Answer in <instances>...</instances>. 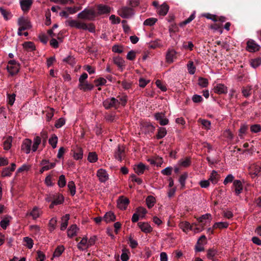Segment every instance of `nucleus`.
<instances>
[{"label": "nucleus", "mask_w": 261, "mask_h": 261, "mask_svg": "<svg viewBox=\"0 0 261 261\" xmlns=\"http://www.w3.org/2000/svg\"><path fill=\"white\" fill-rule=\"evenodd\" d=\"M66 26L71 28H74L77 29L88 30L91 33L95 32V27L92 23L87 24L84 22H82L77 20L68 19L65 21Z\"/></svg>", "instance_id": "nucleus-1"}, {"label": "nucleus", "mask_w": 261, "mask_h": 261, "mask_svg": "<svg viewBox=\"0 0 261 261\" xmlns=\"http://www.w3.org/2000/svg\"><path fill=\"white\" fill-rule=\"evenodd\" d=\"M97 16L96 12L94 8H86L83 11L79 13L77 15V17L79 19L93 20Z\"/></svg>", "instance_id": "nucleus-2"}, {"label": "nucleus", "mask_w": 261, "mask_h": 261, "mask_svg": "<svg viewBox=\"0 0 261 261\" xmlns=\"http://www.w3.org/2000/svg\"><path fill=\"white\" fill-rule=\"evenodd\" d=\"M18 24L19 25L18 30V35L19 36L22 35V31L28 30L32 27L30 20L28 18H25L23 17L18 18Z\"/></svg>", "instance_id": "nucleus-3"}, {"label": "nucleus", "mask_w": 261, "mask_h": 261, "mask_svg": "<svg viewBox=\"0 0 261 261\" xmlns=\"http://www.w3.org/2000/svg\"><path fill=\"white\" fill-rule=\"evenodd\" d=\"M103 106L107 110L114 108L117 109L120 105V102L118 99L114 97L107 98L103 101Z\"/></svg>", "instance_id": "nucleus-4"}, {"label": "nucleus", "mask_w": 261, "mask_h": 261, "mask_svg": "<svg viewBox=\"0 0 261 261\" xmlns=\"http://www.w3.org/2000/svg\"><path fill=\"white\" fill-rule=\"evenodd\" d=\"M7 69L11 75H14L19 70V64L14 60H10L8 62Z\"/></svg>", "instance_id": "nucleus-5"}, {"label": "nucleus", "mask_w": 261, "mask_h": 261, "mask_svg": "<svg viewBox=\"0 0 261 261\" xmlns=\"http://www.w3.org/2000/svg\"><path fill=\"white\" fill-rule=\"evenodd\" d=\"M118 14L122 18H128L134 15V11L130 7H122L118 10Z\"/></svg>", "instance_id": "nucleus-6"}, {"label": "nucleus", "mask_w": 261, "mask_h": 261, "mask_svg": "<svg viewBox=\"0 0 261 261\" xmlns=\"http://www.w3.org/2000/svg\"><path fill=\"white\" fill-rule=\"evenodd\" d=\"M125 156V147L123 145H119L114 152L115 159L121 162Z\"/></svg>", "instance_id": "nucleus-7"}, {"label": "nucleus", "mask_w": 261, "mask_h": 261, "mask_svg": "<svg viewBox=\"0 0 261 261\" xmlns=\"http://www.w3.org/2000/svg\"><path fill=\"white\" fill-rule=\"evenodd\" d=\"M129 203V200L127 198L121 196L117 200V207L121 210H125Z\"/></svg>", "instance_id": "nucleus-8"}, {"label": "nucleus", "mask_w": 261, "mask_h": 261, "mask_svg": "<svg viewBox=\"0 0 261 261\" xmlns=\"http://www.w3.org/2000/svg\"><path fill=\"white\" fill-rule=\"evenodd\" d=\"M42 214V211L37 206H34L30 212L26 214L27 216H31L34 220L40 217Z\"/></svg>", "instance_id": "nucleus-9"}, {"label": "nucleus", "mask_w": 261, "mask_h": 261, "mask_svg": "<svg viewBox=\"0 0 261 261\" xmlns=\"http://www.w3.org/2000/svg\"><path fill=\"white\" fill-rule=\"evenodd\" d=\"M177 52L173 49L169 48L166 55V61L168 63H172L176 58Z\"/></svg>", "instance_id": "nucleus-10"}, {"label": "nucleus", "mask_w": 261, "mask_h": 261, "mask_svg": "<svg viewBox=\"0 0 261 261\" xmlns=\"http://www.w3.org/2000/svg\"><path fill=\"white\" fill-rule=\"evenodd\" d=\"M214 93L218 94H225L228 92L227 87L222 84H218L213 89Z\"/></svg>", "instance_id": "nucleus-11"}, {"label": "nucleus", "mask_w": 261, "mask_h": 261, "mask_svg": "<svg viewBox=\"0 0 261 261\" xmlns=\"http://www.w3.org/2000/svg\"><path fill=\"white\" fill-rule=\"evenodd\" d=\"M260 46L254 41L250 40L247 42L246 49L249 52H255L258 51Z\"/></svg>", "instance_id": "nucleus-12"}, {"label": "nucleus", "mask_w": 261, "mask_h": 261, "mask_svg": "<svg viewBox=\"0 0 261 261\" xmlns=\"http://www.w3.org/2000/svg\"><path fill=\"white\" fill-rule=\"evenodd\" d=\"M32 140L30 139H25L21 144V149L27 154H29L31 151Z\"/></svg>", "instance_id": "nucleus-13"}, {"label": "nucleus", "mask_w": 261, "mask_h": 261, "mask_svg": "<svg viewBox=\"0 0 261 261\" xmlns=\"http://www.w3.org/2000/svg\"><path fill=\"white\" fill-rule=\"evenodd\" d=\"M96 175L101 182H105L109 179V175L105 169H98L97 171Z\"/></svg>", "instance_id": "nucleus-14"}, {"label": "nucleus", "mask_w": 261, "mask_h": 261, "mask_svg": "<svg viewBox=\"0 0 261 261\" xmlns=\"http://www.w3.org/2000/svg\"><path fill=\"white\" fill-rule=\"evenodd\" d=\"M73 152V157L75 160H78L82 159L83 156V150L80 147L76 146L72 150Z\"/></svg>", "instance_id": "nucleus-15"}, {"label": "nucleus", "mask_w": 261, "mask_h": 261, "mask_svg": "<svg viewBox=\"0 0 261 261\" xmlns=\"http://www.w3.org/2000/svg\"><path fill=\"white\" fill-rule=\"evenodd\" d=\"M138 226L144 233H148L152 231V228L148 222H139L138 223Z\"/></svg>", "instance_id": "nucleus-16"}, {"label": "nucleus", "mask_w": 261, "mask_h": 261, "mask_svg": "<svg viewBox=\"0 0 261 261\" xmlns=\"http://www.w3.org/2000/svg\"><path fill=\"white\" fill-rule=\"evenodd\" d=\"M155 119L159 121L161 125H165L168 124L169 120L165 117V114L163 113H156L154 114Z\"/></svg>", "instance_id": "nucleus-17"}, {"label": "nucleus", "mask_w": 261, "mask_h": 261, "mask_svg": "<svg viewBox=\"0 0 261 261\" xmlns=\"http://www.w3.org/2000/svg\"><path fill=\"white\" fill-rule=\"evenodd\" d=\"M113 63L118 67L121 71H122L125 67V61L119 56L115 57L113 59Z\"/></svg>", "instance_id": "nucleus-18"}, {"label": "nucleus", "mask_w": 261, "mask_h": 261, "mask_svg": "<svg viewBox=\"0 0 261 261\" xmlns=\"http://www.w3.org/2000/svg\"><path fill=\"white\" fill-rule=\"evenodd\" d=\"M111 8L105 5H99L97 6V15L107 14L110 13Z\"/></svg>", "instance_id": "nucleus-19"}, {"label": "nucleus", "mask_w": 261, "mask_h": 261, "mask_svg": "<svg viewBox=\"0 0 261 261\" xmlns=\"http://www.w3.org/2000/svg\"><path fill=\"white\" fill-rule=\"evenodd\" d=\"M32 4V0H20V1L21 8L23 12L29 11Z\"/></svg>", "instance_id": "nucleus-20"}, {"label": "nucleus", "mask_w": 261, "mask_h": 261, "mask_svg": "<svg viewBox=\"0 0 261 261\" xmlns=\"http://www.w3.org/2000/svg\"><path fill=\"white\" fill-rule=\"evenodd\" d=\"M169 9V6L164 3L158 8L157 13L160 16H165L167 14Z\"/></svg>", "instance_id": "nucleus-21"}, {"label": "nucleus", "mask_w": 261, "mask_h": 261, "mask_svg": "<svg viewBox=\"0 0 261 261\" xmlns=\"http://www.w3.org/2000/svg\"><path fill=\"white\" fill-rule=\"evenodd\" d=\"M11 165V168L6 167L3 169L1 174L2 177L10 176L11 175L12 173L15 169L16 165L15 163H12Z\"/></svg>", "instance_id": "nucleus-22"}, {"label": "nucleus", "mask_w": 261, "mask_h": 261, "mask_svg": "<svg viewBox=\"0 0 261 261\" xmlns=\"http://www.w3.org/2000/svg\"><path fill=\"white\" fill-rule=\"evenodd\" d=\"M78 88L84 91H87L92 90L94 88V86L89 83L87 81H84V82L79 83Z\"/></svg>", "instance_id": "nucleus-23"}, {"label": "nucleus", "mask_w": 261, "mask_h": 261, "mask_svg": "<svg viewBox=\"0 0 261 261\" xmlns=\"http://www.w3.org/2000/svg\"><path fill=\"white\" fill-rule=\"evenodd\" d=\"M233 187L235 189L236 195H239L243 190V185L240 180H235L233 182Z\"/></svg>", "instance_id": "nucleus-24"}, {"label": "nucleus", "mask_w": 261, "mask_h": 261, "mask_svg": "<svg viewBox=\"0 0 261 261\" xmlns=\"http://www.w3.org/2000/svg\"><path fill=\"white\" fill-rule=\"evenodd\" d=\"M88 244V238L86 237H84L81 240V241L77 244V247L80 250L83 251L84 250L89 248Z\"/></svg>", "instance_id": "nucleus-25"}, {"label": "nucleus", "mask_w": 261, "mask_h": 261, "mask_svg": "<svg viewBox=\"0 0 261 261\" xmlns=\"http://www.w3.org/2000/svg\"><path fill=\"white\" fill-rule=\"evenodd\" d=\"M220 178V175L215 170H213L209 178L210 182L213 184H216Z\"/></svg>", "instance_id": "nucleus-26"}, {"label": "nucleus", "mask_w": 261, "mask_h": 261, "mask_svg": "<svg viewBox=\"0 0 261 261\" xmlns=\"http://www.w3.org/2000/svg\"><path fill=\"white\" fill-rule=\"evenodd\" d=\"M70 218V215L69 214H66L64 216L62 217L61 219V227L60 229L61 230H64L66 229L68 223V220Z\"/></svg>", "instance_id": "nucleus-27"}, {"label": "nucleus", "mask_w": 261, "mask_h": 261, "mask_svg": "<svg viewBox=\"0 0 261 261\" xmlns=\"http://www.w3.org/2000/svg\"><path fill=\"white\" fill-rule=\"evenodd\" d=\"M146 169V167L145 165L140 163L137 165H135L134 169L138 175L142 174L144 172L145 170Z\"/></svg>", "instance_id": "nucleus-28"}, {"label": "nucleus", "mask_w": 261, "mask_h": 261, "mask_svg": "<svg viewBox=\"0 0 261 261\" xmlns=\"http://www.w3.org/2000/svg\"><path fill=\"white\" fill-rule=\"evenodd\" d=\"M103 220L107 223L114 221L116 219V217L114 213L112 212H107L104 216Z\"/></svg>", "instance_id": "nucleus-29"}, {"label": "nucleus", "mask_w": 261, "mask_h": 261, "mask_svg": "<svg viewBox=\"0 0 261 261\" xmlns=\"http://www.w3.org/2000/svg\"><path fill=\"white\" fill-rule=\"evenodd\" d=\"M250 169L253 172L252 174L255 176H256L260 172H261V166L257 163L253 164L250 166Z\"/></svg>", "instance_id": "nucleus-30"}, {"label": "nucleus", "mask_w": 261, "mask_h": 261, "mask_svg": "<svg viewBox=\"0 0 261 261\" xmlns=\"http://www.w3.org/2000/svg\"><path fill=\"white\" fill-rule=\"evenodd\" d=\"M53 200L54 203H56L57 205L62 204L64 201V198L63 196L61 194H57L56 195H53Z\"/></svg>", "instance_id": "nucleus-31"}, {"label": "nucleus", "mask_w": 261, "mask_h": 261, "mask_svg": "<svg viewBox=\"0 0 261 261\" xmlns=\"http://www.w3.org/2000/svg\"><path fill=\"white\" fill-rule=\"evenodd\" d=\"M23 47L28 51H32L36 49L35 45L33 42H25L22 44Z\"/></svg>", "instance_id": "nucleus-32"}, {"label": "nucleus", "mask_w": 261, "mask_h": 261, "mask_svg": "<svg viewBox=\"0 0 261 261\" xmlns=\"http://www.w3.org/2000/svg\"><path fill=\"white\" fill-rule=\"evenodd\" d=\"M179 226L184 232H187L191 229L192 225L189 222H181L179 224Z\"/></svg>", "instance_id": "nucleus-33"}, {"label": "nucleus", "mask_w": 261, "mask_h": 261, "mask_svg": "<svg viewBox=\"0 0 261 261\" xmlns=\"http://www.w3.org/2000/svg\"><path fill=\"white\" fill-rule=\"evenodd\" d=\"M41 138L39 136H36L34 138L32 150L33 152H35L38 148L39 145L41 144Z\"/></svg>", "instance_id": "nucleus-34"}, {"label": "nucleus", "mask_w": 261, "mask_h": 261, "mask_svg": "<svg viewBox=\"0 0 261 261\" xmlns=\"http://www.w3.org/2000/svg\"><path fill=\"white\" fill-rule=\"evenodd\" d=\"M218 251L216 249L214 248H210L207 251V257L211 260L217 259L214 257L217 254Z\"/></svg>", "instance_id": "nucleus-35"}, {"label": "nucleus", "mask_w": 261, "mask_h": 261, "mask_svg": "<svg viewBox=\"0 0 261 261\" xmlns=\"http://www.w3.org/2000/svg\"><path fill=\"white\" fill-rule=\"evenodd\" d=\"M77 227L76 225H72L67 230V235L69 237L72 238L76 235Z\"/></svg>", "instance_id": "nucleus-36"}, {"label": "nucleus", "mask_w": 261, "mask_h": 261, "mask_svg": "<svg viewBox=\"0 0 261 261\" xmlns=\"http://www.w3.org/2000/svg\"><path fill=\"white\" fill-rule=\"evenodd\" d=\"M167 134V130L165 127H159L158 129V133L156 135L157 139H161L164 138Z\"/></svg>", "instance_id": "nucleus-37"}, {"label": "nucleus", "mask_w": 261, "mask_h": 261, "mask_svg": "<svg viewBox=\"0 0 261 261\" xmlns=\"http://www.w3.org/2000/svg\"><path fill=\"white\" fill-rule=\"evenodd\" d=\"M155 202V198L153 196H148L146 199V203L149 208L152 207Z\"/></svg>", "instance_id": "nucleus-38"}, {"label": "nucleus", "mask_w": 261, "mask_h": 261, "mask_svg": "<svg viewBox=\"0 0 261 261\" xmlns=\"http://www.w3.org/2000/svg\"><path fill=\"white\" fill-rule=\"evenodd\" d=\"M12 142V137L9 136L4 141L3 143V147L5 150H8L11 147Z\"/></svg>", "instance_id": "nucleus-39"}, {"label": "nucleus", "mask_w": 261, "mask_h": 261, "mask_svg": "<svg viewBox=\"0 0 261 261\" xmlns=\"http://www.w3.org/2000/svg\"><path fill=\"white\" fill-rule=\"evenodd\" d=\"M229 225V224L227 222H216L213 225V228L214 229H223V228H226L228 227Z\"/></svg>", "instance_id": "nucleus-40"}, {"label": "nucleus", "mask_w": 261, "mask_h": 261, "mask_svg": "<svg viewBox=\"0 0 261 261\" xmlns=\"http://www.w3.org/2000/svg\"><path fill=\"white\" fill-rule=\"evenodd\" d=\"M58 140V137L55 134L51 136V137L48 140L49 144L52 146V147L54 149L57 147Z\"/></svg>", "instance_id": "nucleus-41"}, {"label": "nucleus", "mask_w": 261, "mask_h": 261, "mask_svg": "<svg viewBox=\"0 0 261 261\" xmlns=\"http://www.w3.org/2000/svg\"><path fill=\"white\" fill-rule=\"evenodd\" d=\"M65 248L63 245L58 246L54 252L53 256L54 257H59L64 251Z\"/></svg>", "instance_id": "nucleus-42"}, {"label": "nucleus", "mask_w": 261, "mask_h": 261, "mask_svg": "<svg viewBox=\"0 0 261 261\" xmlns=\"http://www.w3.org/2000/svg\"><path fill=\"white\" fill-rule=\"evenodd\" d=\"M188 176V173L187 172H185L179 177V182L182 188H184L185 187L186 180L187 179Z\"/></svg>", "instance_id": "nucleus-43"}, {"label": "nucleus", "mask_w": 261, "mask_h": 261, "mask_svg": "<svg viewBox=\"0 0 261 261\" xmlns=\"http://www.w3.org/2000/svg\"><path fill=\"white\" fill-rule=\"evenodd\" d=\"M204 229V226L203 225H201V226L198 227L197 224L195 223H193L192 224L191 229L194 233H198L202 231Z\"/></svg>", "instance_id": "nucleus-44"}, {"label": "nucleus", "mask_w": 261, "mask_h": 261, "mask_svg": "<svg viewBox=\"0 0 261 261\" xmlns=\"http://www.w3.org/2000/svg\"><path fill=\"white\" fill-rule=\"evenodd\" d=\"M191 164V161L190 158H186L184 160H180L179 162V165L184 167H188Z\"/></svg>", "instance_id": "nucleus-45"}, {"label": "nucleus", "mask_w": 261, "mask_h": 261, "mask_svg": "<svg viewBox=\"0 0 261 261\" xmlns=\"http://www.w3.org/2000/svg\"><path fill=\"white\" fill-rule=\"evenodd\" d=\"M87 159L90 163H95L98 160L97 155L95 152H90L88 154Z\"/></svg>", "instance_id": "nucleus-46"}, {"label": "nucleus", "mask_w": 261, "mask_h": 261, "mask_svg": "<svg viewBox=\"0 0 261 261\" xmlns=\"http://www.w3.org/2000/svg\"><path fill=\"white\" fill-rule=\"evenodd\" d=\"M57 220L56 218H53L50 220L48 224L49 230L51 232L55 229L57 225Z\"/></svg>", "instance_id": "nucleus-47"}, {"label": "nucleus", "mask_w": 261, "mask_h": 261, "mask_svg": "<svg viewBox=\"0 0 261 261\" xmlns=\"http://www.w3.org/2000/svg\"><path fill=\"white\" fill-rule=\"evenodd\" d=\"M63 61L67 63L71 66H74L76 63L75 59L73 57L70 56L64 59Z\"/></svg>", "instance_id": "nucleus-48"}, {"label": "nucleus", "mask_w": 261, "mask_h": 261, "mask_svg": "<svg viewBox=\"0 0 261 261\" xmlns=\"http://www.w3.org/2000/svg\"><path fill=\"white\" fill-rule=\"evenodd\" d=\"M187 68L189 73L191 74H194L196 71V67L194 65V63L192 61H189L187 64Z\"/></svg>", "instance_id": "nucleus-49"}, {"label": "nucleus", "mask_w": 261, "mask_h": 261, "mask_svg": "<svg viewBox=\"0 0 261 261\" xmlns=\"http://www.w3.org/2000/svg\"><path fill=\"white\" fill-rule=\"evenodd\" d=\"M122 253L121 255V259L122 261H128L129 257L128 255V253H129V251L128 249H122Z\"/></svg>", "instance_id": "nucleus-50"}, {"label": "nucleus", "mask_w": 261, "mask_h": 261, "mask_svg": "<svg viewBox=\"0 0 261 261\" xmlns=\"http://www.w3.org/2000/svg\"><path fill=\"white\" fill-rule=\"evenodd\" d=\"M212 219V215L208 213L203 215L201 217L197 218V220L199 223H202L204 220H209L210 221H211Z\"/></svg>", "instance_id": "nucleus-51"}, {"label": "nucleus", "mask_w": 261, "mask_h": 261, "mask_svg": "<svg viewBox=\"0 0 261 261\" xmlns=\"http://www.w3.org/2000/svg\"><path fill=\"white\" fill-rule=\"evenodd\" d=\"M198 85L202 87V88H205L207 87L208 85V81L207 79L203 78L202 77H200L198 79Z\"/></svg>", "instance_id": "nucleus-52"}, {"label": "nucleus", "mask_w": 261, "mask_h": 261, "mask_svg": "<svg viewBox=\"0 0 261 261\" xmlns=\"http://www.w3.org/2000/svg\"><path fill=\"white\" fill-rule=\"evenodd\" d=\"M10 224V220L8 217H5L0 222V225L2 228L6 229Z\"/></svg>", "instance_id": "nucleus-53"}, {"label": "nucleus", "mask_w": 261, "mask_h": 261, "mask_svg": "<svg viewBox=\"0 0 261 261\" xmlns=\"http://www.w3.org/2000/svg\"><path fill=\"white\" fill-rule=\"evenodd\" d=\"M198 121L201 122V124L203 126L205 129L207 130L211 129V123L209 120L199 119Z\"/></svg>", "instance_id": "nucleus-54"}, {"label": "nucleus", "mask_w": 261, "mask_h": 261, "mask_svg": "<svg viewBox=\"0 0 261 261\" xmlns=\"http://www.w3.org/2000/svg\"><path fill=\"white\" fill-rule=\"evenodd\" d=\"M158 19L155 18H149L147 19H146L144 21V25H147V26H152L153 24L155 23V22L157 21Z\"/></svg>", "instance_id": "nucleus-55"}, {"label": "nucleus", "mask_w": 261, "mask_h": 261, "mask_svg": "<svg viewBox=\"0 0 261 261\" xmlns=\"http://www.w3.org/2000/svg\"><path fill=\"white\" fill-rule=\"evenodd\" d=\"M251 65L253 68H256L261 64V58L252 59L250 61Z\"/></svg>", "instance_id": "nucleus-56"}, {"label": "nucleus", "mask_w": 261, "mask_h": 261, "mask_svg": "<svg viewBox=\"0 0 261 261\" xmlns=\"http://www.w3.org/2000/svg\"><path fill=\"white\" fill-rule=\"evenodd\" d=\"M68 188L70 191V194L72 196H73L75 194V186L74 182L73 181L68 182Z\"/></svg>", "instance_id": "nucleus-57"}, {"label": "nucleus", "mask_w": 261, "mask_h": 261, "mask_svg": "<svg viewBox=\"0 0 261 261\" xmlns=\"http://www.w3.org/2000/svg\"><path fill=\"white\" fill-rule=\"evenodd\" d=\"M128 241H129V246L132 248L135 249L137 247V246L138 245V243L136 240H135L133 239V238L131 234L128 237Z\"/></svg>", "instance_id": "nucleus-58"}, {"label": "nucleus", "mask_w": 261, "mask_h": 261, "mask_svg": "<svg viewBox=\"0 0 261 261\" xmlns=\"http://www.w3.org/2000/svg\"><path fill=\"white\" fill-rule=\"evenodd\" d=\"M66 184V181L65 179V176L64 175H61L59 177V180L58 181V185L60 188H63L65 186Z\"/></svg>", "instance_id": "nucleus-59"}, {"label": "nucleus", "mask_w": 261, "mask_h": 261, "mask_svg": "<svg viewBox=\"0 0 261 261\" xmlns=\"http://www.w3.org/2000/svg\"><path fill=\"white\" fill-rule=\"evenodd\" d=\"M202 16L208 19H211L215 22L218 21V16L214 14H212L207 13L203 14Z\"/></svg>", "instance_id": "nucleus-60"}, {"label": "nucleus", "mask_w": 261, "mask_h": 261, "mask_svg": "<svg viewBox=\"0 0 261 261\" xmlns=\"http://www.w3.org/2000/svg\"><path fill=\"white\" fill-rule=\"evenodd\" d=\"M251 87H246L242 89V93L244 96L248 97L251 95Z\"/></svg>", "instance_id": "nucleus-61"}, {"label": "nucleus", "mask_w": 261, "mask_h": 261, "mask_svg": "<svg viewBox=\"0 0 261 261\" xmlns=\"http://www.w3.org/2000/svg\"><path fill=\"white\" fill-rule=\"evenodd\" d=\"M195 17V14L193 13L192 14L190 15V16L186 19L185 20L183 21L182 22H180L179 24L180 27H183L188 23H189L191 21H192Z\"/></svg>", "instance_id": "nucleus-62"}, {"label": "nucleus", "mask_w": 261, "mask_h": 261, "mask_svg": "<svg viewBox=\"0 0 261 261\" xmlns=\"http://www.w3.org/2000/svg\"><path fill=\"white\" fill-rule=\"evenodd\" d=\"M16 95L14 93L12 94H7L8 103L10 106H12L15 100Z\"/></svg>", "instance_id": "nucleus-63"}, {"label": "nucleus", "mask_w": 261, "mask_h": 261, "mask_svg": "<svg viewBox=\"0 0 261 261\" xmlns=\"http://www.w3.org/2000/svg\"><path fill=\"white\" fill-rule=\"evenodd\" d=\"M23 241L26 243V245L28 248L31 249L33 247L34 243L33 240L31 238L28 237H24L23 238Z\"/></svg>", "instance_id": "nucleus-64"}]
</instances>
